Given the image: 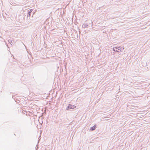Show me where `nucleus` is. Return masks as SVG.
Returning <instances> with one entry per match:
<instances>
[{"label":"nucleus","instance_id":"f257e3e1","mask_svg":"<svg viewBox=\"0 0 150 150\" xmlns=\"http://www.w3.org/2000/svg\"><path fill=\"white\" fill-rule=\"evenodd\" d=\"M75 107V106L74 105H72L71 104L69 105L68 106V109H74Z\"/></svg>","mask_w":150,"mask_h":150},{"label":"nucleus","instance_id":"f03ea898","mask_svg":"<svg viewBox=\"0 0 150 150\" xmlns=\"http://www.w3.org/2000/svg\"><path fill=\"white\" fill-rule=\"evenodd\" d=\"M96 128V126H94L91 127L90 129V130H93L95 129Z\"/></svg>","mask_w":150,"mask_h":150},{"label":"nucleus","instance_id":"7ed1b4c3","mask_svg":"<svg viewBox=\"0 0 150 150\" xmlns=\"http://www.w3.org/2000/svg\"><path fill=\"white\" fill-rule=\"evenodd\" d=\"M116 50H115V51H118L117 50V48H116Z\"/></svg>","mask_w":150,"mask_h":150},{"label":"nucleus","instance_id":"20e7f679","mask_svg":"<svg viewBox=\"0 0 150 150\" xmlns=\"http://www.w3.org/2000/svg\"><path fill=\"white\" fill-rule=\"evenodd\" d=\"M115 48H114V50H115Z\"/></svg>","mask_w":150,"mask_h":150}]
</instances>
